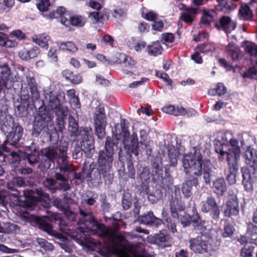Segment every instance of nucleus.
<instances>
[{
	"label": "nucleus",
	"mask_w": 257,
	"mask_h": 257,
	"mask_svg": "<svg viewBox=\"0 0 257 257\" xmlns=\"http://www.w3.org/2000/svg\"><path fill=\"white\" fill-rule=\"evenodd\" d=\"M80 214L84 217L83 219L84 224L86 227V229L80 227V231L87 232L88 230H94L99 236L103 238L106 247L111 248L114 252L119 251L120 247L130 251H133V246L127 243H125L123 236L116 234L118 228L114 229L106 227L103 224H99L94 219L92 212L87 210L79 209Z\"/></svg>",
	"instance_id": "obj_1"
},
{
	"label": "nucleus",
	"mask_w": 257,
	"mask_h": 257,
	"mask_svg": "<svg viewBox=\"0 0 257 257\" xmlns=\"http://www.w3.org/2000/svg\"><path fill=\"white\" fill-rule=\"evenodd\" d=\"M184 172L194 176H200L206 184L210 183L212 175V164L208 160H202V156L199 152L195 151L194 153H189L183 156L182 160Z\"/></svg>",
	"instance_id": "obj_2"
},
{
	"label": "nucleus",
	"mask_w": 257,
	"mask_h": 257,
	"mask_svg": "<svg viewBox=\"0 0 257 257\" xmlns=\"http://www.w3.org/2000/svg\"><path fill=\"white\" fill-rule=\"evenodd\" d=\"M113 144L114 142L112 139L107 137L105 150H100L99 152L97 160L98 169L101 172L105 181H108V183H110L113 179L110 169L113 162Z\"/></svg>",
	"instance_id": "obj_3"
},
{
	"label": "nucleus",
	"mask_w": 257,
	"mask_h": 257,
	"mask_svg": "<svg viewBox=\"0 0 257 257\" xmlns=\"http://www.w3.org/2000/svg\"><path fill=\"white\" fill-rule=\"evenodd\" d=\"M76 141L79 143L80 147H75L73 153V156L76 159L82 154V152L85 154H91L94 149V140L92 131L90 127L81 128Z\"/></svg>",
	"instance_id": "obj_4"
},
{
	"label": "nucleus",
	"mask_w": 257,
	"mask_h": 257,
	"mask_svg": "<svg viewBox=\"0 0 257 257\" xmlns=\"http://www.w3.org/2000/svg\"><path fill=\"white\" fill-rule=\"evenodd\" d=\"M120 126L123 133L124 138L122 139V140L124 148L127 151L128 153L138 156L139 154V142L137 134L133 133L131 137H129V133L125 119L121 120Z\"/></svg>",
	"instance_id": "obj_5"
},
{
	"label": "nucleus",
	"mask_w": 257,
	"mask_h": 257,
	"mask_svg": "<svg viewBox=\"0 0 257 257\" xmlns=\"http://www.w3.org/2000/svg\"><path fill=\"white\" fill-rule=\"evenodd\" d=\"M215 150L217 153L220 155L219 159L220 160H222L223 156L226 154L228 167L238 168V160L240 158V153L227 151L226 145H223L221 143L216 145Z\"/></svg>",
	"instance_id": "obj_6"
},
{
	"label": "nucleus",
	"mask_w": 257,
	"mask_h": 257,
	"mask_svg": "<svg viewBox=\"0 0 257 257\" xmlns=\"http://www.w3.org/2000/svg\"><path fill=\"white\" fill-rule=\"evenodd\" d=\"M94 122L96 134L98 138L102 139L105 136L106 125V117L103 107L99 106L96 108Z\"/></svg>",
	"instance_id": "obj_7"
},
{
	"label": "nucleus",
	"mask_w": 257,
	"mask_h": 257,
	"mask_svg": "<svg viewBox=\"0 0 257 257\" xmlns=\"http://www.w3.org/2000/svg\"><path fill=\"white\" fill-rule=\"evenodd\" d=\"M201 210L204 213L210 212V215L213 219H217L219 218V206L214 197L209 196L205 200L202 201Z\"/></svg>",
	"instance_id": "obj_8"
},
{
	"label": "nucleus",
	"mask_w": 257,
	"mask_h": 257,
	"mask_svg": "<svg viewBox=\"0 0 257 257\" xmlns=\"http://www.w3.org/2000/svg\"><path fill=\"white\" fill-rule=\"evenodd\" d=\"M68 149V144L66 142H60L59 147V160H61V163L59 166V168L61 172L64 173H70L74 171V167L69 164L67 160L66 152Z\"/></svg>",
	"instance_id": "obj_9"
},
{
	"label": "nucleus",
	"mask_w": 257,
	"mask_h": 257,
	"mask_svg": "<svg viewBox=\"0 0 257 257\" xmlns=\"http://www.w3.org/2000/svg\"><path fill=\"white\" fill-rule=\"evenodd\" d=\"M189 243L190 249L196 253H206L210 247V243L203 236L190 239Z\"/></svg>",
	"instance_id": "obj_10"
},
{
	"label": "nucleus",
	"mask_w": 257,
	"mask_h": 257,
	"mask_svg": "<svg viewBox=\"0 0 257 257\" xmlns=\"http://www.w3.org/2000/svg\"><path fill=\"white\" fill-rule=\"evenodd\" d=\"M10 122L13 125L12 130L10 132L7 139L4 142L5 144L9 142L10 144L15 146L17 143L21 140L23 134V128L19 124H14V119L10 118Z\"/></svg>",
	"instance_id": "obj_11"
},
{
	"label": "nucleus",
	"mask_w": 257,
	"mask_h": 257,
	"mask_svg": "<svg viewBox=\"0 0 257 257\" xmlns=\"http://www.w3.org/2000/svg\"><path fill=\"white\" fill-rule=\"evenodd\" d=\"M215 27L218 30L225 31L228 35L235 29L236 23L228 16H223L220 18L219 23L215 24Z\"/></svg>",
	"instance_id": "obj_12"
},
{
	"label": "nucleus",
	"mask_w": 257,
	"mask_h": 257,
	"mask_svg": "<svg viewBox=\"0 0 257 257\" xmlns=\"http://www.w3.org/2000/svg\"><path fill=\"white\" fill-rule=\"evenodd\" d=\"M52 220L55 221H58V224L59 227V230L62 233L68 236H70L74 238L75 236L74 235V229H71L68 226L67 223L62 218V216L59 213H52L51 215Z\"/></svg>",
	"instance_id": "obj_13"
},
{
	"label": "nucleus",
	"mask_w": 257,
	"mask_h": 257,
	"mask_svg": "<svg viewBox=\"0 0 257 257\" xmlns=\"http://www.w3.org/2000/svg\"><path fill=\"white\" fill-rule=\"evenodd\" d=\"M222 207L224 214L226 217L236 216L239 213L238 204L235 199L228 200Z\"/></svg>",
	"instance_id": "obj_14"
},
{
	"label": "nucleus",
	"mask_w": 257,
	"mask_h": 257,
	"mask_svg": "<svg viewBox=\"0 0 257 257\" xmlns=\"http://www.w3.org/2000/svg\"><path fill=\"white\" fill-rule=\"evenodd\" d=\"M139 220L141 223L150 226L157 227L162 223V219L156 217L152 211L141 216Z\"/></svg>",
	"instance_id": "obj_15"
},
{
	"label": "nucleus",
	"mask_w": 257,
	"mask_h": 257,
	"mask_svg": "<svg viewBox=\"0 0 257 257\" xmlns=\"http://www.w3.org/2000/svg\"><path fill=\"white\" fill-rule=\"evenodd\" d=\"M244 158L246 164L257 171V150L248 147L245 150Z\"/></svg>",
	"instance_id": "obj_16"
},
{
	"label": "nucleus",
	"mask_w": 257,
	"mask_h": 257,
	"mask_svg": "<svg viewBox=\"0 0 257 257\" xmlns=\"http://www.w3.org/2000/svg\"><path fill=\"white\" fill-rule=\"evenodd\" d=\"M44 101L52 110H54L55 112L56 110H58L62 108H65L60 105L59 100L55 94L52 92L45 94Z\"/></svg>",
	"instance_id": "obj_17"
},
{
	"label": "nucleus",
	"mask_w": 257,
	"mask_h": 257,
	"mask_svg": "<svg viewBox=\"0 0 257 257\" xmlns=\"http://www.w3.org/2000/svg\"><path fill=\"white\" fill-rule=\"evenodd\" d=\"M27 81L30 89L32 99L33 100H38L39 98V93L37 90L35 79L32 72H28L27 76Z\"/></svg>",
	"instance_id": "obj_18"
},
{
	"label": "nucleus",
	"mask_w": 257,
	"mask_h": 257,
	"mask_svg": "<svg viewBox=\"0 0 257 257\" xmlns=\"http://www.w3.org/2000/svg\"><path fill=\"white\" fill-rule=\"evenodd\" d=\"M40 52V49L37 47L30 49L23 48L19 52V55L22 59L28 60L37 57Z\"/></svg>",
	"instance_id": "obj_19"
},
{
	"label": "nucleus",
	"mask_w": 257,
	"mask_h": 257,
	"mask_svg": "<svg viewBox=\"0 0 257 257\" xmlns=\"http://www.w3.org/2000/svg\"><path fill=\"white\" fill-rule=\"evenodd\" d=\"M197 9L188 8L184 10L180 16V19L187 23H191L197 13Z\"/></svg>",
	"instance_id": "obj_20"
},
{
	"label": "nucleus",
	"mask_w": 257,
	"mask_h": 257,
	"mask_svg": "<svg viewBox=\"0 0 257 257\" xmlns=\"http://www.w3.org/2000/svg\"><path fill=\"white\" fill-rule=\"evenodd\" d=\"M184 209V206L181 200L175 198L170 202V210L173 217L178 218V212Z\"/></svg>",
	"instance_id": "obj_21"
},
{
	"label": "nucleus",
	"mask_w": 257,
	"mask_h": 257,
	"mask_svg": "<svg viewBox=\"0 0 257 257\" xmlns=\"http://www.w3.org/2000/svg\"><path fill=\"white\" fill-rule=\"evenodd\" d=\"M1 78L4 86L6 88H10L12 85V77L10 75V70L7 65H4L0 67Z\"/></svg>",
	"instance_id": "obj_22"
},
{
	"label": "nucleus",
	"mask_w": 257,
	"mask_h": 257,
	"mask_svg": "<svg viewBox=\"0 0 257 257\" xmlns=\"http://www.w3.org/2000/svg\"><path fill=\"white\" fill-rule=\"evenodd\" d=\"M198 183L197 178L194 177L192 179L190 178L182 184V192L185 197H189L191 196L192 186H196Z\"/></svg>",
	"instance_id": "obj_23"
},
{
	"label": "nucleus",
	"mask_w": 257,
	"mask_h": 257,
	"mask_svg": "<svg viewBox=\"0 0 257 257\" xmlns=\"http://www.w3.org/2000/svg\"><path fill=\"white\" fill-rule=\"evenodd\" d=\"M49 36L46 34H41L35 35L32 37V40L36 44H38L41 47L46 49L48 48V42L50 41Z\"/></svg>",
	"instance_id": "obj_24"
},
{
	"label": "nucleus",
	"mask_w": 257,
	"mask_h": 257,
	"mask_svg": "<svg viewBox=\"0 0 257 257\" xmlns=\"http://www.w3.org/2000/svg\"><path fill=\"white\" fill-rule=\"evenodd\" d=\"M67 108H62L56 110V114L58 116L56 120V125L58 131L62 132L64 128V118L67 114Z\"/></svg>",
	"instance_id": "obj_25"
},
{
	"label": "nucleus",
	"mask_w": 257,
	"mask_h": 257,
	"mask_svg": "<svg viewBox=\"0 0 257 257\" xmlns=\"http://www.w3.org/2000/svg\"><path fill=\"white\" fill-rule=\"evenodd\" d=\"M62 76L67 80L74 84H78L82 81V77L79 74H74L68 70H65L62 73Z\"/></svg>",
	"instance_id": "obj_26"
},
{
	"label": "nucleus",
	"mask_w": 257,
	"mask_h": 257,
	"mask_svg": "<svg viewBox=\"0 0 257 257\" xmlns=\"http://www.w3.org/2000/svg\"><path fill=\"white\" fill-rule=\"evenodd\" d=\"M214 192L218 195H223L226 191V185L223 178L216 179L213 182Z\"/></svg>",
	"instance_id": "obj_27"
},
{
	"label": "nucleus",
	"mask_w": 257,
	"mask_h": 257,
	"mask_svg": "<svg viewBox=\"0 0 257 257\" xmlns=\"http://www.w3.org/2000/svg\"><path fill=\"white\" fill-rule=\"evenodd\" d=\"M60 239L58 242L60 246L66 252L70 253L72 251V245L71 242L63 235L57 233L55 235Z\"/></svg>",
	"instance_id": "obj_28"
},
{
	"label": "nucleus",
	"mask_w": 257,
	"mask_h": 257,
	"mask_svg": "<svg viewBox=\"0 0 257 257\" xmlns=\"http://www.w3.org/2000/svg\"><path fill=\"white\" fill-rule=\"evenodd\" d=\"M19 231L20 228L17 225L10 222L4 223L3 225L0 226V232L17 233Z\"/></svg>",
	"instance_id": "obj_29"
},
{
	"label": "nucleus",
	"mask_w": 257,
	"mask_h": 257,
	"mask_svg": "<svg viewBox=\"0 0 257 257\" xmlns=\"http://www.w3.org/2000/svg\"><path fill=\"white\" fill-rule=\"evenodd\" d=\"M57 46H58L60 49L69 51L72 53H76L78 48L74 43L71 41L66 42H57Z\"/></svg>",
	"instance_id": "obj_30"
},
{
	"label": "nucleus",
	"mask_w": 257,
	"mask_h": 257,
	"mask_svg": "<svg viewBox=\"0 0 257 257\" xmlns=\"http://www.w3.org/2000/svg\"><path fill=\"white\" fill-rule=\"evenodd\" d=\"M44 154L45 158L49 159L52 161L58 158L59 159L60 155L58 152L57 149L52 147H50L46 148L44 153ZM60 161L61 160H59L58 161L59 165L61 163L60 162Z\"/></svg>",
	"instance_id": "obj_31"
},
{
	"label": "nucleus",
	"mask_w": 257,
	"mask_h": 257,
	"mask_svg": "<svg viewBox=\"0 0 257 257\" xmlns=\"http://www.w3.org/2000/svg\"><path fill=\"white\" fill-rule=\"evenodd\" d=\"M186 218H187V220L186 221H182V224L184 226H186L190 224L191 222H193L194 224L198 223L201 222V219L199 216V214L196 209L193 210V214L192 216H190L189 214H186Z\"/></svg>",
	"instance_id": "obj_32"
},
{
	"label": "nucleus",
	"mask_w": 257,
	"mask_h": 257,
	"mask_svg": "<svg viewBox=\"0 0 257 257\" xmlns=\"http://www.w3.org/2000/svg\"><path fill=\"white\" fill-rule=\"evenodd\" d=\"M196 113V111L193 108H189L187 110L182 106H177L175 108L173 115L175 116L187 115L188 116H191L195 115Z\"/></svg>",
	"instance_id": "obj_33"
},
{
	"label": "nucleus",
	"mask_w": 257,
	"mask_h": 257,
	"mask_svg": "<svg viewBox=\"0 0 257 257\" xmlns=\"http://www.w3.org/2000/svg\"><path fill=\"white\" fill-rule=\"evenodd\" d=\"M78 123L75 118L72 116L69 117L68 131L71 136H75L77 138L80 131L78 132ZM80 130V129L79 130Z\"/></svg>",
	"instance_id": "obj_34"
},
{
	"label": "nucleus",
	"mask_w": 257,
	"mask_h": 257,
	"mask_svg": "<svg viewBox=\"0 0 257 257\" xmlns=\"http://www.w3.org/2000/svg\"><path fill=\"white\" fill-rule=\"evenodd\" d=\"M55 178L57 180L61 181V182H60L59 184L60 190L66 191L69 189L70 185L68 182V180L67 177H65L63 175L61 174V173H56Z\"/></svg>",
	"instance_id": "obj_35"
},
{
	"label": "nucleus",
	"mask_w": 257,
	"mask_h": 257,
	"mask_svg": "<svg viewBox=\"0 0 257 257\" xmlns=\"http://www.w3.org/2000/svg\"><path fill=\"white\" fill-rule=\"evenodd\" d=\"M101 172L97 169H92L90 172L88 173L86 177V179L87 182L91 181H95L99 182L101 179Z\"/></svg>",
	"instance_id": "obj_36"
},
{
	"label": "nucleus",
	"mask_w": 257,
	"mask_h": 257,
	"mask_svg": "<svg viewBox=\"0 0 257 257\" xmlns=\"http://www.w3.org/2000/svg\"><path fill=\"white\" fill-rule=\"evenodd\" d=\"M162 47L160 43L154 42L152 45L148 47V53L153 56H157L161 54L162 52Z\"/></svg>",
	"instance_id": "obj_37"
},
{
	"label": "nucleus",
	"mask_w": 257,
	"mask_h": 257,
	"mask_svg": "<svg viewBox=\"0 0 257 257\" xmlns=\"http://www.w3.org/2000/svg\"><path fill=\"white\" fill-rule=\"evenodd\" d=\"M203 17L201 19V22L203 24L208 25L213 21L215 12L214 11H203Z\"/></svg>",
	"instance_id": "obj_38"
},
{
	"label": "nucleus",
	"mask_w": 257,
	"mask_h": 257,
	"mask_svg": "<svg viewBox=\"0 0 257 257\" xmlns=\"http://www.w3.org/2000/svg\"><path fill=\"white\" fill-rule=\"evenodd\" d=\"M69 22L73 26L81 27L85 25L86 20L81 16L75 15L70 17Z\"/></svg>",
	"instance_id": "obj_39"
},
{
	"label": "nucleus",
	"mask_w": 257,
	"mask_h": 257,
	"mask_svg": "<svg viewBox=\"0 0 257 257\" xmlns=\"http://www.w3.org/2000/svg\"><path fill=\"white\" fill-rule=\"evenodd\" d=\"M239 15L241 19L243 20H248L251 17L252 13L249 8L246 5H242L239 9Z\"/></svg>",
	"instance_id": "obj_40"
},
{
	"label": "nucleus",
	"mask_w": 257,
	"mask_h": 257,
	"mask_svg": "<svg viewBox=\"0 0 257 257\" xmlns=\"http://www.w3.org/2000/svg\"><path fill=\"white\" fill-rule=\"evenodd\" d=\"M54 1L55 0H40L37 4V7L40 11H47Z\"/></svg>",
	"instance_id": "obj_41"
},
{
	"label": "nucleus",
	"mask_w": 257,
	"mask_h": 257,
	"mask_svg": "<svg viewBox=\"0 0 257 257\" xmlns=\"http://www.w3.org/2000/svg\"><path fill=\"white\" fill-rule=\"evenodd\" d=\"M46 126V122L42 119L36 121L34 124V134L36 135H39L40 132Z\"/></svg>",
	"instance_id": "obj_42"
},
{
	"label": "nucleus",
	"mask_w": 257,
	"mask_h": 257,
	"mask_svg": "<svg viewBox=\"0 0 257 257\" xmlns=\"http://www.w3.org/2000/svg\"><path fill=\"white\" fill-rule=\"evenodd\" d=\"M226 146L227 151L234 152L236 153H240V149L238 146V142L236 139H230L229 144L226 145Z\"/></svg>",
	"instance_id": "obj_43"
},
{
	"label": "nucleus",
	"mask_w": 257,
	"mask_h": 257,
	"mask_svg": "<svg viewBox=\"0 0 257 257\" xmlns=\"http://www.w3.org/2000/svg\"><path fill=\"white\" fill-rule=\"evenodd\" d=\"M229 174L227 175V180L230 184H233L236 181V176L238 168L228 167Z\"/></svg>",
	"instance_id": "obj_44"
},
{
	"label": "nucleus",
	"mask_w": 257,
	"mask_h": 257,
	"mask_svg": "<svg viewBox=\"0 0 257 257\" xmlns=\"http://www.w3.org/2000/svg\"><path fill=\"white\" fill-rule=\"evenodd\" d=\"M253 250V246L251 245H245L241 249L240 255L242 257H251Z\"/></svg>",
	"instance_id": "obj_45"
},
{
	"label": "nucleus",
	"mask_w": 257,
	"mask_h": 257,
	"mask_svg": "<svg viewBox=\"0 0 257 257\" xmlns=\"http://www.w3.org/2000/svg\"><path fill=\"white\" fill-rule=\"evenodd\" d=\"M155 241L156 243H161L167 241L168 237L167 235L166 230H163L159 233H157L154 235Z\"/></svg>",
	"instance_id": "obj_46"
},
{
	"label": "nucleus",
	"mask_w": 257,
	"mask_h": 257,
	"mask_svg": "<svg viewBox=\"0 0 257 257\" xmlns=\"http://www.w3.org/2000/svg\"><path fill=\"white\" fill-rule=\"evenodd\" d=\"M39 227L42 230L47 232L48 234H53L52 225L43 220L39 221Z\"/></svg>",
	"instance_id": "obj_47"
},
{
	"label": "nucleus",
	"mask_w": 257,
	"mask_h": 257,
	"mask_svg": "<svg viewBox=\"0 0 257 257\" xmlns=\"http://www.w3.org/2000/svg\"><path fill=\"white\" fill-rule=\"evenodd\" d=\"M54 45V46L50 48V49L48 53L47 56L51 62L56 63L58 61L56 53L57 51V48L58 46H57L56 43H55Z\"/></svg>",
	"instance_id": "obj_48"
},
{
	"label": "nucleus",
	"mask_w": 257,
	"mask_h": 257,
	"mask_svg": "<svg viewBox=\"0 0 257 257\" xmlns=\"http://www.w3.org/2000/svg\"><path fill=\"white\" fill-rule=\"evenodd\" d=\"M228 55L233 60H237L239 59L238 49L234 46H228L227 47Z\"/></svg>",
	"instance_id": "obj_49"
},
{
	"label": "nucleus",
	"mask_w": 257,
	"mask_h": 257,
	"mask_svg": "<svg viewBox=\"0 0 257 257\" xmlns=\"http://www.w3.org/2000/svg\"><path fill=\"white\" fill-rule=\"evenodd\" d=\"M52 161L50 160L49 159H47L44 157V156H42V158L41 159V162L39 166V168L42 172L46 171L47 169L50 168L51 167V162Z\"/></svg>",
	"instance_id": "obj_50"
},
{
	"label": "nucleus",
	"mask_w": 257,
	"mask_h": 257,
	"mask_svg": "<svg viewBox=\"0 0 257 257\" xmlns=\"http://www.w3.org/2000/svg\"><path fill=\"white\" fill-rule=\"evenodd\" d=\"M38 243L40 246L46 251H51L53 250L54 246L52 244L47 242L43 238H38L37 239Z\"/></svg>",
	"instance_id": "obj_51"
},
{
	"label": "nucleus",
	"mask_w": 257,
	"mask_h": 257,
	"mask_svg": "<svg viewBox=\"0 0 257 257\" xmlns=\"http://www.w3.org/2000/svg\"><path fill=\"white\" fill-rule=\"evenodd\" d=\"M142 17L149 21L155 22L158 20V14L153 11H150L146 13H142Z\"/></svg>",
	"instance_id": "obj_52"
},
{
	"label": "nucleus",
	"mask_w": 257,
	"mask_h": 257,
	"mask_svg": "<svg viewBox=\"0 0 257 257\" xmlns=\"http://www.w3.org/2000/svg\"><path fill=\"white\" fill-rule=\"evenodd\" d=\"M44 186L50 189L52 193H54L57 189L56 186H55L56 181L52 178H47L44 182Z\"/></svg>",
	"instance_id": "obj_53"
},
{
	"label": "nucleus",
	"mask_w": 257,
	"mask_h": 257,
	"mask_svg": "<svg viewBox=\"0 0 257 257\" xmlns=\"http://www.w3.org/2000/svg\"><path fill=\"white\" fill-rule=\"evenodd\" d=\"M122 205L125 210H127L132 205V198L129 194H125L122 199Z\"/></svg>",
	"instance_id": "obj_54"
},
{
	"label": "nucleus",
	"mask_w": 257,
	"mask_h": 257,
	"mask_svg": "<svg viewBox=\"0 0 257 257\" xmlns=\"http://www.w3.org/2000/svg\"><path fill=\"white\" fill-rule=\"evenodd\" d=\"M234 231V227L230 224H226L224 227L222 236L224 237H230L233 235Z\"/></svg>",
	"instance_id": "obj_55"
},
{
	"label": "nucleus",
	"mask_w": 257,
	"mask_h": 257,
	"mask_svg": "<svg viewBox=\"0 0 257 257\" xmlns=\"http://www.w3.org/2000/svg\"><path fill=\"white\" fill-rule=\"evenodd\" d=\"M257 74V69L255 67H251L245 71L242 76L244 78H253Z\"/></svg>",
	"instance_id": "obj_56"
},
{
	"label": "nucleus",
	"mask_w": 257,
	"mask_h": 257,
	"mask_svg": "<svg viewBox=\"0 0 257 257\" xmlns=\"http://www.w3.org/2000/svg\"><path fill=\"white\" fill-rule=\"evenodd\" d=\"M89 18L93 23L96 24L100 21L102 16L100 12H93L89 13Z\"/></svg>",
	"instance_id": "obj_57"
},
{
	"label": "nucleus",
	"mask_w": 257,
	"mask_h": 257,
	"mask_svg": "<svg viewBox=\"0 0 257 257\" xmlns=\"http://www.w3.org/2000/svg\"><path fill=\"white\" fill-rule=\"evenodd\" d=\"M137 62L133 59L131 57L126 56L125 61L123 62L124 67L130 69H133L137 67Z\"/></svg>",
	"instance_id": "obj_58"
},
{
	"label": "nucleus",
	"mask_w": 257,
	"mask_h": 257,
	"mask_svg": "<svg viewBox=\"0 0 257 257\" xmlns=\"http://www.w3.org/2000/svg\"><path fill=\"white\" fill-rule=\"evenodd\" d=\"M65 216L69 219L72 221H74L75 219V214L74 212L71 211L68 206H67L64 210L62 211Z\"/></svg>",
	"instance_id": "obj_59"
},
{
	"label": "nucleus",
	"mask_w": 257,
	"mask_h": 257,
	"mask_svg": "<svg viewBox=\"0 0 257 257\" xmlns=\"http://www.w3.org/2000/svg\"><path fill=\"white\" fill-rule=\"evenodd\" d=\"M53 204L61 211L67 206L59 198L55 199L53 201Z\"/></svg>",
	"instance_id": "obj_60"
},
{
	"label": "nucleus",
	"mask_w": 257,
	"mask_h": 257,
	"mask_svg": "<svg viewBox=\"0 0 257 257\" xmlns=\"http://www.w3.org/2000/svg\"><path fill=\"white\" fill-rule=\"evenodd\" d=\"M65 12H66V9L65 8H64L63 7H59L56 10L55 13H51L50 14L49 18L50 19L57 18L58 17V16H55V14L57 15L61 16V15L64 14Z\"/></svg>",
	"instance_id": "obj_61"
},
{
	"label": "nucleus",
	"mask_w": 257,
	"mask_h": 257,
	"mask_svg": "<svg viewBox=\"0 0 257 257\" xmlns=\"http://www.w3.org/2000/svg\"><path fill=\"white\" fill-rule=\"evenodd\" d=\"M198 49L201 53H207L212 52L214 48L208 44H202L198 46Z\"/></svg>",
	"instance_id": "obj_62"
},
{
	"label": "nucleus",
	"mask_w": 257,
	"mask_h": 257,
	"mask_svg": "<svg viewBox=\"0 0 257 257\" xmlns=\"http://www.w3.org/2000/svg\"><path fill=\"white\" fill-rule=\"evenodd\" d=\"M39 159V156L37 153L29 154L27 157L29 163L32 165L38 162Z\"/></svg>",
	"instance_id": "obj_63"
},
{
	"label": "nucleus",
	"mask_w": 257,
	"mask_h": 257,
	"mask_svg": "<svg viewBox=\"0 0 257 257\" xmlns=\"http://www.w3.org/2000/svg\"><path fill=\"white\" fill-rule=\"evenodd\" d=\"M216 93L220 96L224 94L226 92V88L221 83H218L215 88Z\"/></svg>",
	"instance_id": "obj_64"
}]
</instances>
